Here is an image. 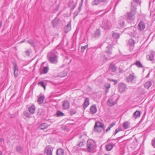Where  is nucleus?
<instances>
[{"label":"nucleus","mask_w":155,"mask_h":155,"mask_svg":"<svg viewBox=\"0 0 155 155\" xmlns=\"http://www.w3.org/2000/svg\"><path fill=\"white\" fill-rule=\"evenodd\" d=\"M58 53L55 50L48 54L49 61L51 63L56 64L58 62Z\"/></svg>","instance_id":"obj_1"},{"label":"nucleus","mask_w":155,"mask_h":155,"mask_svg":"<svg viewBox=\"0 0 155 155\" xmlns=\"http://www.w3.org/2000/svg\"><path fill=\"white\" fill-rule=\"evenodd\" d=\"M119 98V96L117 95L113 96L108 100L107 101L108 104L110 106L114 105L117 103Z\"/></svg>","instance_id":"obj_2"},{"label":"nucleus","mask_w":155,"mask_h":155,"mask_svg":"<svg viewBox=\"0 0 155 155\" xmlns=\"http://www.w3.org/2000/svg\"><path fill=\"white\" fill-rule=\"evenodd\" d=\"M96 147L95 142L93 140H88L87 143V149L88 151L91 152L94 150Z\"/></svg>","instance_id":"obj_3"},{"label":"nucleus","mask_w":155,"mask_h":155,"mask_svg":"<svg viewBox=\"0 0 155 155\" xmlns=\"http://www.w3.org/2000/svg\"><path fill=\"white\" fill-rule=\"evenodd\" d=\"M136 11L132 10L130 12H127L124 16V17L127 20L133 21L135 19V15Z\"/></svg>","instance_id":"obj_4"},{"label":"nucleus","mask_w":155,"mask_h":155,"mask_svg":"<svg viewBox=\"0 0 155 155\" xmlns=\"http://www.w3.org/2000/svg\"><path fill=\"white\" fill-rule=\"evenodd\" d=\"M112 48L110 45H109L106 47L105 51V53L107 56L110 57V55L112 54Z\"/></svg>","instance_id":"obj_5"},{"label":"nucleus","mask_w":155,"mask_h":155,"mask_svg":"<svg viewBox=\"0 0 155 155\" xmlns=\"http://www.w3.org/2000/svg\"><path fill=\"white\" fill-rule=\"evenodd\" d=\"M147 58L149 60L153 61V63L155 62V52L151 51L149 55L147 56Z\"/></svg>","instance_id":"obj_6"},{"label":"nucleus","mask_w":155,"mask_h":155,"mask_svg":"<svg viewBox=\"0 0 155 155\" xmlns=\"http://www.w3.org/2000/svg\"><path fill=\"white\" fill-rule=\"evenodd\" d=\"M111 27V25L110 21H107L102 25V28L105 30L109 29Z\"/></svg>","instance_id":"obj_7"},{"label":"nucleus","mask_w":155,"mask_h":155,"mask_svg":"<svg viewBox=\"0 0 155 155\" xmlns=\"http://www.w3.org/2000/svg\"><path fill=\"white\" fill-rule=\"evenodd\" d=\"M136 77L135 76L134 73L130 74L129 76L126 78V81L128 82H132L134 79H135Z\"/></svg>","instance_id":"obj_8"},{"label":"nucleus","mask_w":155,"mask_h":155,"mask_svg":"<svg viewBox=\"0 0 155 155\" xmlns=\"http://www.w3.org/2000/svg\"><path fill=\"white\" fill-rule=\"evenodd\" d=\"M62 107L63 109L66 110L68 109L70 106V104L69 102L67 101H64L62 102Z\"/></svg>","instance_id":"obj_9"},{"label":"nucleus","mask_w":155,"mask_h":155,"mask_svg":"<svg viewBox=\"0 0 155 155\" xmlns=\"http://www.w3.org/2000/svg\"><path fill=\"white\" fill-rule=\"evenodd\" d=\"M119 90L120 92H123L124 91L126 88V85L123 83H121L119 85Z\"/></svg>","instance_id":"obj_10"},{"label":"nucleus","mask_w":155,"mask_h":155,"mask_svg":"<svg viewBox=\"0 0 155 155\" xmlns=\"http://www.w3.org/2000/svg\"><path fill=\"white\" fill-rule=\"evenodd\" d=\"M138 27L139 30L140 31L143 30L145 27V25L143 21H141L140 22Z\"/></svg>","instance_id":"obj_11"},{"label":"nucleus","mask_w":155,"mask_h":155,"mask_svg":"<svg viewBox=\"0 0 155 155\" xmlns=\"http://www.w3.org/2000/svg\"><path fill=\"white\" fill-rule=\"evenodd\" d=\"M90 110L91 114H95L97 112V109L96 106L94 105L91 106L90 108Z\"/></svg>","instance_id":"obj_12"},{"label":"nucleus","mask_w":155,"mask_h":155,"mask_svg":"<svg viewBox=\"0 0 155 155\" xmlns=\"http://www.w3.org/2000/svg\"><path fill=\"white\" fill-rule=\"evenodd\" d=\"M89 104V99L87 97H86L83 105V107L84 109H85Z\"/></svg>","instance_id":"obj_13"},{"label":"nucleus","mask_w":155,"mask_h":155,"mask_svg":"<svg viewBox=\"0 0 155 155\" xmlns=\"http://www.w3.org/2000/svg\"><path fill=\"white\" fill-rule=\"evenodd\" d=\"M14 75L15 78H16L18 74V69L17 65L15 64L14 66Z\"/></svg>","instance_id":"obj_14"},{"label":"nucleus","mask_w":155,"mask_h":155,"mask_svg":"<svg viewBox=\"0 0 155 155\" xmlns=\"http://www.w3.org/2000/svg\"><path fill=\"white\" fill-rule=\"evenodd\" d=\"M140 116V111L136 110L133 114L132 117L135 119H137Z\"/></svg>","instance_id":"obj_15"},{"label":"nucleus","mask_w":155,"mask_h":155,"mask_svg":"<svg viewBox=\"0 0 155 155\" xmlns=\"http://www.w3.org/2000/svg\"><path fill=\"white\" fill-rule=\"evenodd\" d=\"M135 44V41L132 38L129 39L128 41L127 44L130 46L133 47L134 46Z\"/></svg>","instance_id":"obj_16"},{"label":"nucleus","mask_w":155,"mask_h":155,"mask_svg":"<svg viewBox=\"0 0 155 155\" xmlns=\"http://www.w3.org/2000/svg\"><path fill=\"white\" fill-rule=\"evenodd\" d=\"M45 151L47 155H52V150L50 147H47Z\"/></svg>","instance_id":"obj_17"},{"label":"nucleus","mask_w":155,"mask_h":155,"mask_svg":"<svg viewBox=\"0 0 155 155\" xmlns=\"http://www.w3.org/2000/svg\"><path fill=\"white\" fill-rule=\"evenodd\" d=\"M35 110V107L34 105H32L28 108V111L31 114L34 113Z\"/></svg>","instance_id":"obj_18"},{"label":"nucleus","mask_w":155,"mask_h":155,"mask_svg":"<svg viewBox=\"0 0 155 155\" xmlns=\"http://www.w3.org/2000/svg\"><path fill=\"white\" fill-rule=\"evenodd\" d=\"M114 146V145H113L112 143H110L106 145L105 148L107 151H110L112 150Z\"/></svg>","instance_id":"obj_19"},{"label":"nucleus","mask_w":155,"mask_h":155,"mask_svg":"<svg viewBox=\"0 0 155 155\" xmlns=\"http://www.w3.org/2000/svg\"><path fill=\"white\" fill-rule=\"evenodd\" d=\"M64 150L61 148H59L57 150L56 154L57 155H64Z\"/></svg>","instance_id":"obj_20"},{"label":"nucleus","mask_w":155,"mask_h":155,"mask_svg":"<svg viewBox=\"0 0 155 155\" xmlns=\"http://www.w3.org/2000/svg\"><path fill=\"white\" fill-rule=\"evenodd\" d=\"M94 126L101 127L103 129H104V124L99 121L96 122L95 123Z\"/></svg>","instance_id":"obj_21"},{"label":"nucleus","mask_w":155,"mask_h":155,"mask_svg":"<svg viewBox=\"0 0 155 155\" xmlns=\"http://www.w3.org/2000/svg\"><path fill=\"white\" fill-rule=\"evenodd\" d=\"M101 31L99 29H97L94 34V36L95 38H98L100 36Z\"/></svg>","instance_id":"obj_22"},{"label":"nucleus","mask_w":155,"mask_h":155,"mask_svg":"<svg viewBox=\"0 0 155 155\" xmlns=\"http://www.w3.org/2000/svg\"><path fill=\"white\" fill-rule=\"evenodd\" d=\"M59 21V19L58 18H57V17H56L52 21V24L54 27H56L57 26Z\"/></svg>","instance_id":"obj_23"},{"label":"nucleus","mask_w":155,"mask_h":155,"mask_svg":"<svg viewBox=\"0 0 155 155\" xmlns=\"http://www.w3.org/2000/svg\"><path fill=\"white\" fill-rule=\"evenodd\" d=\"M45 98V97L44 95H41V94H40L39 95V104H41L44 102Z\"/></svg>","instance_id":"obj_24"},{"label":"nucleus","mask_w":155,"mask_h":155,"mask_svg":"<svg viewBox=\"0 0 155 155\" xmlns=\"http://www.w3.org/2000/svg\"><path fill=\"white\" fill-rule=\"evenodd\" d=\"M123 127L125 129H128L129 127V122L128 121L124 122L123 125Z\"/></svg>","instance_id":"obj_25"},{"label":"nucleus","mask_w":155,"mask_h":155,"mask_svg":"<svg viewBox=\"0 0 155 155\" xmlns=\"http://www.w3.org/2000/svg\"><path fill=\"white\" fill-rule=\"evenodd\" d=\"M103 129L101 127H97L96 126H94V130L95 132L100 133L102 131Z\"/></svg>","instance_id":"obj_26"},{"label":"nucleus","mask_w":155,"mask_h":155,"mask_svg":"<svg viewBox=\"0 0 155 155\" xmlns=\"http://www.w3.org/2000/svg\"><path fill=\"white\" fill-rule=\"evenodd\" d=\"M152 83L151 81H149L146 82L144 84V86L145 88L148 89L151 86Z\"/></svg>","instance_id":"obj_27"},{"label":"nucleus","mask_w":155,"mask_h":155,"mask_svg":"<svg viewBox=\"0 0 155 155\" xmlns=\"http://www.w3.org/2000/svg\"><path fill=\"white\" fill-rule=\"evenodd\" d=\"M39 85L42 87L45 90L46 89V84L43 81H39Z\"/></svg>","instance_id":"obj_28"},{"label":"nucleus","mask_w":155,"mask_h":155,"mask_svg":"<svg viewBox=\"0 0 155 155\" xmlns=\"http://www.w3.org/2000/svg\"><path fill=\"white\" fill-rule=\"evenodd\" d=\"M112 36L114 38L117 39L119 38L120 35L118 33L114 32L112 35Z\"/></svg>","instance_id":"obj_29"},{"label":"nucleus","mask_w":155,"mask_h":155,"mask_svg":"<svg viewBox=\"0 0 155 155\" xmlns=\"http://www.w3.org/2000/svg\"><path fill=\"white\" fill-rule=\"evenodd\" d=\"M110 68L113 72H114L116 70V67L114 64H111L110 66Z\"/></svg>","instance_id":"obj_30"},{"label":"nucleus","mask_w":155,"mask_h":155,"mask_svg":"<svg viewBox=\"0 0 155 155\" xmlns=\"http://www.w3.org/2000/svg\"><path fill=\"white\" fill-rule=\"evenodd\" d=\"M77 110L76 109H71L69 110V113L71 115H72L76 113Z\"/></svg>","instance_id":"obj_31"},{"label":"nucleus","mask_w":155,"mask_h":155,"mask_svg":"<svg viewBox=\"0 0 155 155\" xmlns=\"http://www.w3.org/2000/svg\"><path fill=\"white\" fill-rule=\"evenodd\" d=\"M115 124V122H113L112 124H110L109 126L106 130V132H108L110 129L111 128L113 127Z\"/></svg>","instance_id":"obj_32"},{"label":"nucleus","mask_w":155,"mask_h":155,"mask_svg":"<svg viewBox=\"0 0 155 155\" xmlns=\"http://www.w3.org/2000/svg\"><path fill=\"white\" fill-rule=\"evenodd\" d=\"M49 69V68L48 66L45 67L42 70V72L44 74H46L47 73Z\"/></svg>","instance_id":"obj_33"},{"label":"nucleus","mask_w":155,"mask_h":155,"mask_svg":"<svg viewBox=\"0 0 155 155\" xmlns=\"http://www.w3.org/2000/svg\"><path fill=\"white\" fill-rule=\"evenodd\" d=\"M56 114L58 117H61L64 115V114L59 110L57 111Z\"/></svg>","instance_id":"obj_34"},{"label":"nucleus","mask_w":155,"mask_h":155,"mask_svg":"<svg viewBox=\"0 0 155 155\" xmlns=\"http://www.w3.org/2000/svg\"><path fill=\"white\" fill-rule=\"evenodd\" d=\"M67 73L66 71H63L60 73L59 76L61 77H63L66 76L67 75Z\"/></svg>","instance_id":"obj_35"},{"label":"nucleus","mask_w":155,"mask_h":155,"mask_svg":"<svg viewBox=\"0 0 155 155\" xmlns=\"http://www.w3.org/2000/svg\"><path fill=\"white\" fill-rule=\"evenodd\" d=\"M47 127L45 124H43L40 126H39V128L41 130L44 129Z\"/></svg>","instance_id":"obj_36"},{"label":"nucleus","mask_w":155,"mask_h":155,"mask_svg":"<svg viewBox=\"0 0 155 155\" xmlns=\"http://www.w3.org/2000/svg\"><path fill=\"white\" fill-rule=\"evenodd\" d=\"M136 65L137 67L139 68H141L143 67V66L141 63L139 61H137L136 62Z\"/></svg>","instance_id":"obj_37"},{"label":"nucleus","mask_w":155,"mask_h":155,"mask_svg":"<svg viewBox=\"0 0 155 155\" xmlns=\"http://www.w3.org/2000/svg\"><path fill=\"white\" fill-rule=\"evenodd\" d=\"M24 115L27 117L30 118L31 117L30 114L27 111H25L23 113Z\"/></svg>","instance_id":"obj_38"},{"label":"nucleus","mask_w":155,"mask_h":155,"mask_svg":"<svg viewBox=\"0 0 155 155\" xmlns=\"http://www.w3.org/2000/svg\"><path fill=\"white\" fill-rule=\"evenodd\" d=\"M100 2L98 0H94L92 2V4L93 5H96L99 4Z\"/></svg>","instance_id":"obj_39"},{"label":"nucleus","mask_w":155,"mask_h":155,"mask_svg":"<svg viewBox=\"0 0 155 155\" xmlns=\"http://www.w3.org/2000/svg\"><path fill=\"white\" fill-rule=\"evenodd\" d=\"M27 42L31 45H32L34 48H35V44L33 41L31 40H30L27 41Z\"/></svg>","instance_id":"obj_40"},{"label":"nucleus","mask_w":155,"mask_h":155,"mask_svg":"<svg viewBox=\"0 0 155 155\" xmlns=\"http://www.w3.org/2000/svg\"><path fill=\"white\" fill-rule=\"evenodd\" d=\"M31 52V49H29L26 50L25 51V54L27 56H29L30 54V53Z\"/></svg>","instance_id":"obj_41"},{"label":"nucleus","mask_w":155,"mask_h":155,"mask_svg":"<svg viewBox=\"0 0 155 155\" xmlns=\"http://www.w3.org/2000/svg\"><path fill=\"white\" fill-rule=\"evenodd\" d=\"M16 150L19 153L22 152V149L20 147L18 146L16 147Z\"/></svg>","instance_id":"obj_42"},{"label":"nucleus","mask_w":155,"mask_h":155,"mask_svg":"<svg viewBox=\"0 0 155 155\" xmlns=\"http://www.w3.org/2000/svg\"><path fill=\"white\" fill-rule=\"evenodd\" d=\"M110 84L108 83H106L104 85V87L106 89H109L110 87Z\"/></svg>","instance_id":"obj_43"},{"label":"nucleus","mask_w":155,"mask_h":155,"mask_svg":"<svg viewBox=\"0 0 155 155\" xmlns=\"http://www.w3.org/2000/svg\"><path fill=\"white\" fill-rule=\"evenodd\" d=\"M88 47V45H86L84 46H82L81 48V51H83L85 49Z\"/></svg>","instance_id":"obj_44"},{"label":"nucleus","mask_w":155,"mask_h":155,"mask_svg":"<svg viewBox=\"0 0 155 155\" xmlns=\"http://www.w3.org/2000/svg\"><path fill=\"white\" fill-rule=\"evenodd\" d=\"M84 141L80 142L78 144V146L79 147H82L84 144Z\"/></svg>","instance_id":"obj_45"},{"label":"nucleus","mask_w":155,"mask_h":155,"mask_svg":"<svg viewBox=\"0 0 155 155\" xmlns=\"http://www.w3.org/2000/svg\"><path fill=\"white\" fill-rule=\"evenodd\" d=\"M121 130V129L119 128L116 129L115 131L114 132V134L116 135L117 133H118Z\"/></svg>","instance_id":"obj_46"},{"label":"nucleus","mask_w":155,"mask_h":155,"mask_svg":"<svg viewBox=\"0 0 155 155\" xmlns=\"http://www.w3.org/2000/svg\"><path fill=\"white\" fill-rule=\"evenodd\" d=\"M71 22H70L69 23H68L67 26L65 27V29L67 28H69V30H70L71 29Z\"/></svg>","instance_id":"obj_47"},{"label":"nucleus","mask_w":155,"mask_h":155,"mask_svg":"<svg viewBox=\"0 0 155 155\" xmlns=\"http://www.w3.org/2000/svg\"><path fill=\"white\" fill-rule=\"evenodd\" d=\"M124 22L123 20L121 21L120 23V25L121 27H123L124 25Z\"/></svg>","instance_id":"obj_48"},{"label":"nucleus","mask_w":155,"mask_h":155,"mask_svg":"<svg viewBox=\"0 0 155 155\" xmlns=\"http://www.w3.org/2000/svg\"><path fill=\"white\" fill-rule=\"evenodd\" d=\"M152 145L155 148V138L152 141Z\"/></svg>","instance_id":"obj_49"},{"label":"nucleus","mask_w":155,"mask_h":155,"mask_svg":"<svg viewBox=\"0 0 155 155\" xmlns=\"http://www.w3.org/2000/svg\"><path fill=\"white\" fill-rule=\"evenodd\" d=\"M110 81H111L114 82L115 84H117V81L116 80H113V79H110Z\"/></svg>","instance_id":"obj_50"},{"label":"nucleus","mask_w":155,"mask_h":155,"mask_svg":"<svg viewBox=\"0 0 155 155\" xmlns=\"http://www.w3.org/2000/svg\"><path fill=\"white\" fill-rule=\"evenodd\" d=\"M100 2H107V0H98Z\"/></svg>","instance_id":"obj_51"},{"label":"nucleus","mask_w":155,"mask_h":155,"mask_svg":"<svg viewBox=\"0 0 155 155\" xmlns=\"http://www.w3.org/2000/svg\"><path fill=\"white\" fill-rule=\"evenodd\" d=\"M78 15V13L77 12H74V17H75Z\"/></svg>","instance_id":"obj_52"},{"label":"nucleus","mask_w":155,"mask_h":155,"mask_svg":"<svg viewBox=\"0 0 155 155\" xmlns=\"http://www.w3.org/2000/svg\"><path fill=\"white\" fill-rule=\"evenodd\" d=\"M4 141V140L2 138H0V142H3Z\"/></svg>","instance_id":"obj_53"},{"label":"nucleus","mask_w":155,"mask_h":155,"mask_svg":"<svg viewBox=\"0 0 155 155\" xmlns=\"http://www.w3.org/2000/svg\"><path fill=\"white\" fill-rule=\"evenodd\" d=\"M84 0H81V2L80 4V5L81 6L82 5V3H83Z\"/></svg>","instance_id":"obj_54"},{"label":"nucleus","mask_w":155,"mask_h":155,"mask_svg":"<svg viewBox=\"0 0 155 155\" xmlns=\"http://www.w3.org/2000/svg\"><path fill=\"white\" fill-rule=\"evenodd\" d=\"M134 1L135 2L138 3L139 2V0H134Z\"/></svg>","instance_id":"obj_55"},{"label":"nucleus","mask_w":155,"mask_h":155,"mask_svg":"<svg viewBox=\"0 0 155 155\" xmlns=\"http://www.w3.org/2000/svg\"><path fill=\"white\" fill-rule=\"evenodd\" d=\"M2 21H0V28H1V26H2Z\"/></svg>","instance_id":"obj_56"},{"label":"nucleus","mask_w":155,"mask_h":155,"mask_svg":"<svg viewBox=\"0 0 155 155\" xmlns=\"http://www.w3.org/2000/svg\"><path fill=\"white\" fill-rule=\"evenodd\" d=\"M108 91V89H106L105 94H107Z\"/></svg>","instance_id":"obj_57"},{"label":"nucleus","mask_w":155,"mask_h":155,"mask_svg":"<svg viewBox=\"0 0 155 155\" xmlns=\"http://www.w3.org/2000/svg\"><path fill=\"white\" fill-rule=\"evenodd\" d=\"M104 58V59H107V57H105V55H104V58Z\"/></svg>","instance_id":"obj_58"},{"label":"nucleus","mask_w":155,"mask_h":155,"mask_svg":"<svg viewBox=\"0 0 155 155\" xmlns=\"http://www.w3.org/2000/svg\"><path fill=\"white\" fill-rule=\"evenodd\" d=\"M38 97V100H37V102L39 103V97Z\"/></svg>","instance_id":"obj_59"},{"label":"nucleus","mask_w":155,"mask_h":155,"mask_svg":"<svg viewBox=\"0 0 155 155\" xmlns=\"http://www.w3.org/2000/svg\"><path fill=\"white\" fill-rule=\"evenodd\" d=\"M25 41V40H23V41H21V43H23Z\"/></svg>","instance_id":"obj_60"},{"label":"nucleus","mask_w":155,"mask_h":155,"mask_svg":"<svg viewBox=\"0 0 155 155\" xmlns=\"http://www.w3.org/2000/svg\"><path fill=\"white\" fill-rule=\"evenodd\" d=\"M0 155H2V153L1 151H0Z\"/></svg>","instance_id":"obj_61"},{"label":"nucleus","mask_w":155,"mask_h":155,"mask_svg":"<svg viewBox=\"0 0 155 155\" xmlns=\"http://www.w3.org/2000/svg\"><path fill=\"white\" fill-rule=\"evenodd\" d=\"M81 137H82V136H80V137H79V138H81Z\"/></svg>","instance_id":"obj_62"},{"label":"nucleus","mask_w":155,"mask_h":155,"mask_svg":"<svg viewBox=\"0 0 155 155\" xmlns=\"http://www.w3.org/2000/svg\"><path fill=\"white\" fill-rule=\"evenodd\" d=\"M38 84L39 85V82L38 83Z\"/></svg>","instance_id":"obj_63"},{"label":"nucleus","mask_w":155,"mask_h":155,"mask_svg":"<svg viewBox=\"0 0 155 155\" xmlns=\"http://www.w3.org/2000/svg\"><path fill=\"white\" fill-rule=\"evenodd\" d=\"M105 155H107V154H105Z\"/></svg>","instance_id":"obj_64"}]
</instances>
